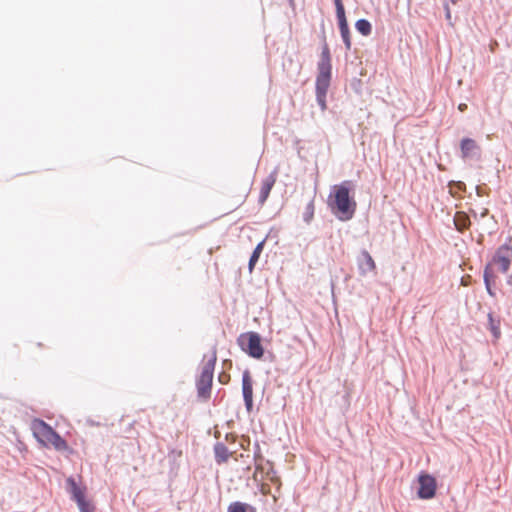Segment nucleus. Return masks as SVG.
Returning <instances> with one entry per match:
<instances>
[{"instance_id": "412c9836", "label": "nucleus", "mask_w": 512, "mask_h": 512, "mask_svg": "<svg viewBox=\"0 0 512 512\" xmlns=\"http://www.w3.org/2000/svg\"><path fill=\"white\" fill-rule=\"evenodd\" d=\"M492 277H493V275H492V271H491V266H487L484 271V281L486 284V289L491 296L494 295V293L492 292L491 283H490Z\"/></svg>"}, {"instance_id": "a211bd4d", "label": "nucleus", "mask_w": 512, "mask_h": 512, "mask_svg": "<svg viewBox=\"0 0 512 512\" xmlns=\"http://www.w3.org/2000/svg\"><path fill=\"white\" fill-rule=\"evenodd\" d=\"M355 28L359 33L364 36H368L371 33L372 27L369 21L366 19H360L355 23Z\"/></svg>"}, {"instance_id": "1a4fd4ad", "label": "nucleus", "mask_w": 512, "mask_h": 512, "mask_svg": "<svg viewBox=\"0 0 512 512\" xmlns=\"http://www.w3.org/2000/svg\"><path fill=\"white\" fill-rule=\"evenodd\" d=\"M242 391L243 397L245 401V405L248 410L252 408L253 405V387L252 380L248 371L243 373L242 377Z\"/></svg>"}, {"instance_id": "f8f14e48", "label": "nucleus", "mask_w": 512, "mask_h": 512, "mask_svg": "<svg viewBox=\"0 0 512 512\" xmlns=\"http://www.w3.org/2000/svg\"><path fill=\"white\" fill-rule=\"evenodd\" d=\"M339 23V29L341 32L342 39L345 43L346 49L350 50L351 48V37L350 31L348 27V22L346 16L337 17Z\"/></svg>"}, {"instance_id": "c85d7f7f", "label": "nucleus", "mask_w": 512, "mask_h": 512, "mask_svg": "<svg viewBox=\"0 0 512 512\" xmlns=\"http://www.w3.org/2000/svg\"><path fill=\"white\" fill-rule=\"evenodd\" d=\"M457 187H458L459 189H462V187H464V184H463V183H461V182H459V183L457 184Z\"/></svg>"}, {"instance_id": "6ab92c4d", "label": "nucleus", "mask_w": 512, "mask_h": 512, "mask_svg": "<svg viewBox=\"0 0 512 512\" xmlns=\"http://www.w3.org/2000/svg\"><path fill=\"white\" fill-rule=\"evenodd\" d=\"M215 453H216V460L218 463L225 462L229 458V452H228L227 448L222 444L216 445Z\"/></svg>"}, {"instance_id": "b1692460", "label": "nucleus", "mask_w": 512, "mask_h": 512, "mask_svg": "<svg viewBox=\"0 0 512 512\" xmlns=\"http://www.w3.org/2000/svg\"><path fill=\"white\" fill-rule=\"evenodd\" d=\"M326 94L322 92H316V97L319 105L321 106L322 110L326 109Z\"/></svg>"}, {"instance_id": "dca6fc26", "label": "nucleus", "mask_w": 512, "mask_h": 512, "mask_svg": "<svg viewBox=\"0 0 512 512\" xmlns=\"http://www.w3.org/2000/svg\"><path fill=\"white\" fill-rule=\"evenodd\" d=\"M363 263L360 265V268L364 271H374L376 269V264L372 258V256L367 252H362Z\"/></svg>"}, {"instance_id": "aec40b11", "label": "nucleus", "mask_w": 512, "mask_h": 512, "mask_svg": "<svg viewBox=\"0 0 512 512\" xmlns=\"http://www.w3.org/2000/svg\"><path fill=\"white\" fill-rule=\"evenodd\" d=\"M314 211H315V206H314V202L313 201H310L306 208H305V211L303 213V218H304V221L309 223L313 217H314Z\"/></svg>"}, {"instance_id": "5701e85b", "label": "nucleus", "mask_w": 512, "mask_h": 512, "mask_svg": "<svg viewBox=\"0 0 512 512\" xmlns=\"http://www.w3.org/2000/svg\"><path fill=\"white\" fill-rule=\"evenodd\" d=\"M337 17L345 16V9L342 0H334Z\"/></svg>"}, {"instance_id": "cd10ccee", "label": "nucleus", "mask_w": 512, "mask_h": 512, "mask_svg": "<svg viewBox=\"0 0 512 512\" xmlns=\"http://www.w3.org/2000/svg\"><path fill=\"white\" fill-rule=\"evenodd\" d=\"M466 108H467V105H466V104H460V105L458 106V109H459L460 111H462V112H463V111H465V110H466Z\"/></svg>"}, {"instance_id": "f257e3e1", "label": "nucleus", "mask_w": 512, "mask_h": 512, "mask_svg": "<svg viewBox=\"0 0 512 512\" xmlns=\"http://www.w3.org/2000/svg\"><path fill=\"white\" fill-rule=\"evenodd\" d=\"M351 182L344 181L335 185L329 197L328 205L332 213L341 221H348L353 218L357 203L350 196Z\"/></svg>"}, {"instance_id": "4be33fe9", "label": "nucleus", "mask_w": 512, "mask_h": 512, "mask_svg": "<svg viewBox=\"0 0 512 512\" xmlns=\"http://www.w3.org/2000/svg\"><path fill=\"white\" fill-rule=\"evenodd\" d=\"M77 505L81 512H93V507L86 499L77 502Z\"/></svg>"}, {"instance_id": "6e6552de", "label": "nucleus", "mask_w": 512, "mask_h": 512, "mask_svg": "<svg viewBox=\"0 0 512 512\" xmlns=\"http://www.w3.org/2000/svg\"><path fill=\"white\" fill-rule=\"evenodd\" d=\"M511 260L512 248L508 245H502L496 251L492 264L497 265L500 272L506 273L509 270Z\"/></svg>"}, {"instance_id": "4468645a", "label": "nucleus", "mask_w": 512, "mask_h": 512, "mask_svg": "<svg viewBox=\"0 0 512 512\" xmlns=\"http://www.w3.org/2000/svg\"><path fill=\"white\" fill-rule=\"evenodd\" d=\"M67 483L70 486V492L72 494L73 499L76 501V503L86 499L85 498V489L79 487L73 478H69L67 480Z\"/></svg>"}, {"instance_id": "c756f323", "label": "nucleus", "mask_w": 512, "mask_h": 512, "mask_svg": "<svg viewBox=\"0 0 512 512\" xmlns=\"http://www.w3.org/2000/svg\"><path fill=\"white\" fill-rule=\"evenodd\" d=\"M446 16H447L448 19L451 17L450 10L448 8H447Z\"/></svg>"}, {"instance_id": "20e7f679", "label": "nucleus", "mask_w": 512, "mask_h": 512, "mask_svg": "<svg viewBox=\"0 0 512 512\" xmlns=\"http://www.w3.org/2000/svg\"><path fill=\"white\" fill-rule=\"evenodd\" d=\"M217 361V351L214 348L211 352L210 357L204 363L202 367L201 374L197 381V391L199 397L203 399H208L211 393L212 380H213V372L214 367Z\"/></svg>"}, {"instance_id": "f3484780", "label": "nucleus", "mask_w": 512, "mask_h": 512, "mask_svg": "<svg viewBox=\"0 0 512 512\" xmlns=\"http://www.w3.org/2000/svg\"><path fill=\"white\" fill-rule=\"evenodd\" d=\"M488 321H489V329L491 333L493 334L494 338L497 340L500 338L501 330H500V320L495 319L493 315L490 313L488 314Z\"/></svg>"}, {"instance_id": "bb28decb", "label": "nucleus", "mask_w": 512, "mask_h": 512, "mask_svg": "<svg viewBox=\"0 0 512 512\" xmlns=\"http://www.w3.org/2000/svg\"><path fill=\"white\" fill-rule=\"evenodd\" d=\"M229 376L225 374L219 375V381L223 384H226L228 382Z\"/></svg>"}, {"instance_id": "f03ea898", "label": "nucleus", "mask_w": 512, "mask_h": 512, "mask_svg": "<svg viewBox=\"0 0 512 512\" xmlns=\"http://www.w3.org/2000/svg\"><path fill=\"white\" fill-rule=\"evenodd\" d=\"M31 430L37 441L46 448H54L56 451H67L69 446L50 425L41 419L31 422Z\"/></svg>"}, {"instance_id": "9b49d317", "label": "nucleus", "mask_w": 512, "mask_h": 512, "mask_svg": "<svg viewBox=\"0 0 512 512\" xmlns=\"http://www.w3.org/2000/svg\"><path fill=\"white\" fill-rule=\"evenodd\" d=\"M276 182V173L270 174L267 178H265L262 182L261 189H260V195H259V202L263 204L269 194L271 189L273 188L274 184Z\"/></svg>"}, {"instance_id": "423d86ee", "label": "nucleus", "mask_w": 512, "mask_h": 512, "mask_svg": "<svg viewBox=\"0 0 512 512\" xmlns=\"http://www.w3.org/2000/svg\"><path fill=\"white\" fill-rule=\"evenodd\" d=\"M237 342L241 349L253 358L260 359L264 354L261 338L256 332L242 333Z\"/></svg>"}, {"instance_id": "39448f33", "label": "nucleus", "mask_w": 512, "mask_h": 512, "mask_svg": "<svg viewBox=\"0 0 512 512\" xmlns=\"http://www.w3.org/2000/svg\"><path fill=\"white\" fill-rule=\"evenodd\" d=\"M331 56L328 45L325 43L318 62V75L316 78V92L327 93L331 81Z\"/></svg>"}, {"instance_id": "9d476101", "label": "nucleus", "mask_w": 512, "mask_h": 512, "mask_svg": "<svg viewBox=\"0 0 512 512\" xmlns=\"http://www.w3.org/2000/svg\"><path fill=\"white\" fill-rule=\"evenodd\" d=\"M460 150L462 158L466 159L475 156L480 151V147L475 140L463 138L460 142Z\"/></svg>"}, {"instance_id": "0eeeda50", "label": "nucleus", "mask_w": 512, "mask_h": 512, "mask_svg": "<svg viewBox=\"0 0 512 512\" xmlns=\"http://www.w3.org/2000/svg\"><path fill=\"white\" fill-rule=\"evenodd\" d=\"M419 489L417 495L420 499H432L436 494L437 482L432 475L422 472L418 476Z\"/></svg>"}, {"instance_id": "a878e982", "label": "nucleus", "mask_w": 512, "mask_h": 512, "mask_svg": "<svg viewBox=\"0 0 512 512\" xmlns=\"http://www.w3.org/2000/svg\"><path fill=\"white\" fill-rule=\"evenodd\" d=\"M264 244H265V241H261L260 243L257 244V246L255 247L254 249V252L258 253L261 255L262 251H263V248H264Z\"/></svg>"}, {"instance_id": "7c9ffc66", "label": "nucleus", "mask_w": 512, "mask_h": 512, "mask_svg": "<svg viewBox=\"0 0 512 512\" xmlns=\"http://www.w3.org/2000/svg\"><path fill=\"white\" fill-rule=\"evenodd\" d=\"M452 2H453V3H455V2H456V0H452Z\"/></svg>"}, {"instance_id": "7ed1b4c3", "label": "nucleus", "mask_w": 512, "mask_h": 512, "mask_svg": "<svg viewBox=\"0 0 512 512\" xmlns=\"http://www.w3.org/2000/svg\"><path fill=\"white\" fill-rule=\"evenodd\" d=\"M264 474V467L257 465L255 471L253 473L254 481L259 483V490L262 495H272L274 502L277 501V495L272 494L270 484H273L276 487V490L279 491L281 487L280 478L277 476L273 467L269 466L267 471Z\"/></svg>"}, {"instance_id": "393cba45", "label": "nucleus", "mask_w": 512, "mask_h": 512, "mask_svg": "<svg viewBox=\"0 0 512 512\" xmlns=\"http://www.w3.org/2000/svg\"><path fill=\"white\" fill-rule=\"evenodd\" d=\"M259 257H260V254H258V253L253 251V253H252L251 257H250V260H249V265H248L250 272L253 271L255 264L259 260Z\"/></svg>"}, {"instance_id": "2eb2a0df", "label": "nucleus", "mask_w": 512, "mask_h": 512, "mask_svg": "<svg viewBox=\"0 0 512 512\" xmlns=\"http://www.w3.org/2000/svg\"><path fill=\"white\" fill-rule=\"evenodd\" d=\"M227 512H257V511H256V508L250 504L240 502V501H235V502H232L228 506Z\"/></svg>"}, {"instance_id": "ddd939ff", "label": "nucleus", "mask_w": 512, "mask_h": 512, "mask_svg": "<svg viewBox=\"0 0 512 512\" xmlns=\"http://www.w3.org/2000/svg\"><path fill=\"white\" fill-rule=\"evenodd\" d=\"M454 224L459 232H463L470 226L471 222L469 216L465 212L459 211L456 212L454 216Z\"/></svg>"}]
</instances>
